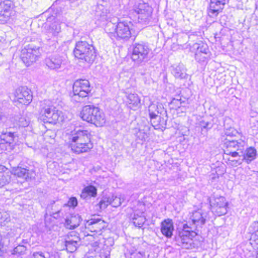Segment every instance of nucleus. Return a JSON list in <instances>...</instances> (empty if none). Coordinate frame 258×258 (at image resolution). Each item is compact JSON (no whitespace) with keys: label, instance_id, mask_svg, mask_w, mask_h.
Instances as JSON below:
<instances>
[{"label":"nucleus","instance_id":"2","mask_svg":"<svg viewBox=\"0 0 258 258\" xmlns=\"http://www.w3.org/2000/svg\"><path fill=\"white\" fill-rule=\"evenodd\" d=\"M73 54L80 61L92 64L96 59L97 51L93 44L80 40L76 42Z\"/></svg>","mask_w":258,"mask_h":258},{"label":"nucleus","instance_id":"46","mask_svg":"<svg viewBox=\"0 0 258 258\" xmlns=\"http://www.w3.org/2000/svg\"><path fill=\"white\" fill-rule=\"evenodd\" d=\"M234 129L233 128H230L228 130H226L225 131V134L227 136H232L233 135V134L232 133Z\"/></svg>","mask_w":258,"mask_h":258},{"label":"nucleus","instance_id":"9","mask_svg":"<svg viewBox=\"0 0 258 258\" xmlns=\"http://www.w3.org/2000/svg\"><path fill=\"white\" fill-rule=\"evenodd\" d=\"M40 47L29 44L21 50L20 58L27 67L36 62L40 55Z\"/></svg>","mask_w":258,"mask_h":258},{"label":"nucleus","instance_id":"17","mask_svg":"<svg viewBox=\"0 0 258 258\" xmlns=\"http://www.w3.org/2000/svg\"><path fill=\"white\" fill-rule=\"evenodd\" d=\"M81 239L76 235L75 232H72L65 240L66 249L69 252L75 251L81 245Z\"/></svg>","mask_w":258,"mask_h":258},{"label":"nucleus","instance_id":"54","mask_svg":"<svg viewBox=\"0 0 258 258\" xmlns=\"http://www.w3.org/2000/svg\"><path fill=\"white\" fill-rule=\"evenodd\" d=\"M2 44V42L0 41V45Z\"/></svg>","mask_w":258,"mask_h":258},{"label":"nucleus","instance_id":"12","mask_svg":"<svg viewBox=\"0 0 258 258\" xmlns=\"http://www.w3.org/2000/svg\"><path fill=\"white\" fill-rule=\"evenodd\" d=\"M65 59L58 54L51 55L45 59L44 63L50 70L59 71L64 69Z\"/></svg>","mask_w":258,"mask_h":258},{"label":"nucleus","instance_id":"14","mask_svg":"<svg viewBox=\"0 0 258 258\" xmlns=\"http://www.w3.org/2000/svg\"><path fill=\"white\" fill-rule=\"evenodd\" d=\"M85 228L94 234H101L102 230L106 227V224L101 218H91L86 221Z\"/></svg>","mask_w":258,"mask_h":258},{"label":"nucleus","instance_id":"50","mask_svg":"<svg viewBox=\"0 0 258 258\" xmlns=\"http://www.w3.org/2000/svg\"><path fill=\"white\" fill-rule=\"evenodd\" d=\"M2 248H0V258H3V254H4V252L2 250Z\"/></svg>","mask_w":258,"mask_h":258},{"label":"nucleus","instance_id":"27","mask_svg":"<svg viewBox=\"0 0 258 258\" xmlns=\"http://www.w3.org/2000/svg\"><path fill=\"white\" fill-rule=\"evenodd\" d=\"M205 214L203 213L201 210H198L192 213L190 217L192 223L197 227H201L204 225L206 222Z\"/></svg>","mask_w":258,"mask_h":258},{"label":"nucleus","instance_id":"38","mask_svg":"<svg viewBox=\"0 0 258 258\" xmlns=\"http://www.w3.org/2000/svg\"><path fill=\"white\" fill-rule=\"evenodd\" d=\"M136 141L138 143H140V141L143 142L147 138L148 136L147 134L144 131L140 130L136 133Z\"/></svg>","mask_w":258,"mask_h":258},{"label":"nucleus","instance_id":"29","mask_svg":"<svg viewBox=\"0 0 258 258\" xmlns=\"http://www.w3.org/2000/svg\"><path fill=\"white\" fill-rule=\"evenodd\" d=\"M97 196V188L93 185L86 186L82 190L81 197L83 199L87 200L91 197H95Z\"/></svg>","mask_w":258,"mask_h":258},{"label":"nucleus","instance_id":"18","mask_svg":"<svg viewBox=\"0 0 258 258\" xmlns=\"http://www.w3.org/2000/svg\"><path fill=\"white\" fill-rule=\"evenodd\" d=\"M55 17L54 16L48 17L46 22L44 24V27L47 28V32L51 34L53 36H56L61 31L60 24L54 21Z\"/></svg>","mask_w":258,"mask_h":258},{"label":"nucleus","instance_id":"22","mask_svg":"<svg viewBox=\"0 0 258 258\" xmlns=\"http://www.w3.org/2000/svg\"><path fill=\"white\" fill-rule=\"evenodd\" d=\"M148 112L151 121L156 119L158 114L167 116V111L161 104H151L148 107Z\"/></svg>","mask_w":258,"mask_h":258},{"label":"nucleus","instance_id":"43","mask_svg":"<svg viewBox=\"0 0 258 258\" xmlns=\"http://www.w3.org/2000/svg\"><path fill=\"white\" fill-rule=\"evenodd\" d=\"M78 205V201L77 199L75 197H72L68 201L67 204H65V205H67L69 207H76Z\"/></svg>","mask_w":258,"mask_h":258},{"label":"nucleus","instance_id":"47","mask_svg":"<svg viewBox=\"0 0 258 258\" xmlns=\"http://www.w3.org/2000/svg\"><path fill=\"white\" fill-rule=\"evenodd\" d=\"M5 216H4V215L2 214L1 212H0V223H2L3 221L4 222L6 219H7V218L6 217V215L5 214L4 215Z\"/></svg>","mask_w":258,"mask_h":258},{"label":"nucleus","instance_id":"3","mask_svg":"<svg viewBox=\"0 0 258 258\" xmlns=\"http://www.w3.org/2000/svg\"><path fill=\"white\" fill-rule=\"evenodd\" d=\"M131 23L127 21L119 22L116 25L111 22H108L106 24L105 31L111 39L114 37L118 41L124 42L127 41L131 37Z\"/></svg>","mask_w":258,"mask_h":258},{"label":"nucleus","instance_id":"52","mask_svg":"<svg viewBox=\"0 0 258 258\" xmlns=\"http://www.w3.org/2000/svg\"><path fill=\"white\" fill-rule=\"evenodd\" d=\"M2 5H3V4H0V9L2 8Z\"/></svg>","mask_w":258,"mask_h":258},{"label":"nucleus","instance_id":"23","mask_svg":"<svg viewBox=\"0 0 258 258\" xmlns=\"http://www.w3.org/2000/svg\"><path fill=\"white\" fill-rule=\"evenodd\" d=\"M71 146L72 151L77 154L88 152L93 147L91 141L89 142L71 143Z\"/></svg>","mask_w":258,"mask_h":258},{"label":"nucleus","instance_id":"26","mask_svg":"<svg viewBox=\"0 0 258 258\" xmlns=\"http://www.w3.org/2000/svg\"><path fill=\"white\" fill-rule=\"evenodd\" d=\"M186 70L183 64H178L172 66L171 73L176 79H186L188 75Z\"/></svg>","mask_w":258,"mask_h":258},{"label":"nucleus","instance_id":"53","mask_svg":"<svg viewBox=\"0 0 258 258\" xmlns=\"http://www.w3.org/2000/svg\"><path fill=\"white\" fill-rule=\"evenodd\" d=\"M59 212H60V211H58V212H57V213H56V214H57L58 213H59ZM54 214H54H56V213H55V214Z\"/></svg>","mask_w":258,"mask_h":258},{"label":"nucleus","instance_id":"11","mask_svg":"<svg viewBox=\"0 0 258 258\" xmlns=\"http://www.w3.org/2000/svg\"><path fill=\"white\" fill-rule=\"evenodd\" d=\"M210 204L213 210L219 216L227 213L228 203L224 197H213L210 200Z\"/></svg>","mask_w":258,"mask_h":258},{"label":"nucleus","instance_id":"40","mask_svg":"<svg viewBox=\"0 0 258 258\" xmlns=\"http://www.w3.org/2000/svg\"><path fill=\"white\" fill-rule=\"evenodd\" d=\"M26 250V247L23 245L19 244L14 248L13 253L22 254Z\"/></svg>","mask_w":258,"mask_h":258},{"label":"nucleus","instance_id":"1","mask_svg":"<svg viewBox=\"0 0 258 258\" xmlns=\"http://www.w3.org/2000/svg\"><path fill=\"white\" fill-rule=\"evenodd\" d=\"M38 119L44 123L55 124L64 121L63 113L51 104L49 100H44L40 104Z\"/></svg>","mask_w":258,"mask_h":258},{"label":"nucleus","instance_id":"30","mask_svg":"<svg viewBox=\"0 0 258 258\" xmlns=\"http://www.w3.org/2000/svg\"><path fill=\"white\" fill-rule=\"evenodd\" d=\"M34 173L26 168H18L15 171V175L19 178L28 180L34 177Z\"/></svg>","mask_w":258,"mask_h":258},{"label":"nucleus","instance_id":"25","mask_svg":"<svg viewBox=\"0 0 258 258\" xmlns=\"http://www.w3.org/2000/svg\"><path fill=\"white\" fill-rule=\"evenodd\" d=\"M126 102L128 107L134 110H137L141 106V99L136 93L128 94Z\"/></svg>","mask_w":258,"mask_h":258},{"label":"nucleus","instance_id":"8","mask_svg":"<svg viewBox=\"0 0 258 258\" xmlns=\"http://www.w3.org/2000/svg\"><path fill=\"white\" fill-rule=\"evenodd\" d=\"M73 91L74 99L77 102H83L91 91L90 82L86 79L77 80L74 83Z\"/></svg>","mask_w":258,"mask_h":258},{"label":"nucleus","instance_id":"41","mask_svg":"<svg viewBox=\"0 0 258 258\" xmlns=\"http://www.w3.org/2000/svg\"><path fill=\"white\" fill-rule=\"evenodd\" d=\"M110 248L108 247L102 248L100 252V256L101 258H109Z\"/></svg>","mask_w":258,"mask_h":258},{"label":"nucleus","instance_id":"4","mask_svg":"<svg viewBox=\"0 0 258 258\" xmlns=\"http://www.w3.org/2000/svg\"><path fill=\"white\" fill-rule=\"evenodd\" d=\"M130 7V14L138 16V22L143 25H148L152 19L153 9L148 3L142 0H134Z\"/></svg>","mask_w":258,"mask_h":258},{"label":"nucleus","instance_id":"34","mask_svg":"<svg viewBox=\"0 0 258 258\" xmlns=\"http://www.w3.org/2000/svg\"><path fill=\"white\" fill-rule=\"evenodd\" d=\"M11 181V173L6 170L0 171V188L8 184Z\"/></svg>","mask_w":258,"mask_h":258},{"label":"nucleus","instance_id":"42","mask_svg":"<svg viewBox=\"0 0 258 258\" xmlns=\"http://www.w3.org/2000/svg\"><path fill=\"white\" fill-rule=\"evenodd\" d=\"M29 120L27 119L25 117L21 116L19 118L17 124L19 127H26L29 124Z\"/></svg>","mask_w":258,"mask_h":258},{"label":"nucleus","instance_id":"51","mask_svg":"<svg viewBox=\"0 0 258 258\" xmlns=\"http://www.w3.org/2000/svg\"><path fill=\"white\" fill-rule=\"evenodd\" d=\"M6 2H7V3L6 4V5L8 6V8H10L11 5V3H12L10 1H7Z\"/></svg>","mask_w":258,"mask_h":258},{"label":"nucleus","instance_id":"5","mask_svg":"<svg viewBox=\"0 0 258 258\" xmlns=\"http://www.w3.org/2000/svg\"><path fill=\"white\" fill-rule=\"evenodd\" d=\"M131 58L138 66L145 64L152 57L151 49L147 43L141 41L132 45Z\"/></svg>","mask_w":258,"mask_h":258},{"label":"nucleus","instance_id":"31","mask_svg":"<svg viewBox=\"0 0 258 258\" xmlns=\"http://www.w3.org/2000/svg\"><path fill=\"white\" fill-rule=\"evenodd\" d=\"M134 225L139 228L141 227L146 221V218L144 212L136 211L132 218Z\"/></svg>","mask_w":258,"mask_h":258},{"label":"nucleus","instance_id":"28","mask_svg":"<svg viewBox=\"0 0 258 258\" xmlns=\"http://www.w3.org/2000/svg\"><path fill=\"white\" fill-rule=\"evenodd\" d=\"M241 154L243 157L242 161H245L247 164H249L255 159L256 150L254 148L250 147L247 148L245 152L243 151V154Z\"/></svg>","mask_w":258,"mask_h":258},{"label":"nucleus","instance_id":"49","mask_svg":"<svg viewBox=\"0 0 258 258\" xmlns=\"http://www.w3.org/2000/svg\"><path fill=\"white\" fill-rule=\"evenodd\" d=\"M2 236L1 234H0V248H3V245H4L3 243L2 242Z\"/></svg>","mask_w":258,"mask_h":258},{"label":"nucleus","instance_id":"19","mask_svg":"<svg viewBox=\"0 0 258 258\" xmlns=\"http://www.w3.org/2000/svg\"><path fill=\"white\" fill-rule=\"evenodd\" d=\"M91 134L87 130H78L75 131L70 140L72 141V143H80V142H89L91 141Z\"/></svg>","mask_w":258,"mask_h":258},{"label":"nucleus","instance_id":"55","mask_svg":"<svg viewBox=\"0 0 258 258\" xmlns=\"http://www.w3.org/2000/svg\"><path fill=\"white\" fill-rule=\"evenodd\" d=\"M241 163H242V162H240L239 163V164H241Z\"/></svg>","mask_w":258,"mask_h":258},{"label":"nucleus","instance_id":"15","mask_svg":"<svg viewBox=\"0 0 258 258\" xmlns=\"http://www.w3.org/2000/svg\"><path fill=\"white\" fill-rule=\"evenodd\" d=\"M17 130L18 128L16 126H14L10 127L6 129V131H3L0 136L1 146H2L4 144H6L9 145L10 149H11L14 139L18 137Z\"/></svg>","mask_w":258,"mask_h":258},{"label":"nucleus","instance_id":"20","mask_svg":"<svg viewBox=\"0 0 258 258\" xmlns=\"http://www.w3.org/2000/svg\"><path fill=\"white\" fill-rule=\"evenodd\" d=\"M225 4V0H211L208 15L210 17H216L222 11Z\"/></svg>","mask_w":258,"mask_h":258},{"label":"nucleus","instance_id":"21","mask_svg":"<svg viewBox=\"0 0 258 258\" xmlns=\"http://www.w3.org/2000/svg\"><path fill=\"white\" fill-rule=\"evenodd\" d=\"M93 12L96 18L101 21H108L111 16L109 11L101 4L98 3Z\"/></svg>","mask_w":258,"mask_h":258},{"label":"nucleus","instance_id":"36","mask_svg":"<svg viewBox=\"0 0 258 258\" xmlns=\"http://www.w3.org/2000/svg\"><path fill=\"white\" fill-rule=\"evenodd\" d=\"M211 54L200 53L196 51L195 53V59L199 62H205L210 58Z\"/></svg>","mask_w":258,"mask_h":258},{"label":"nucleus","instance_id":"16","mask_svg":"<svg viewBox=\"0 0 258 258\" xmlns=\"http://www.w3.org/2000/svg\"><path fill=\"white\" fill-rule=\"evenodd\" d=\"M124 196L120 195L119 197L111 195V196L104 197L99 203L101 209H105L109 205H111L113 207H118L124 201Z\"/></svg>","mask_w":258,"mask_h":258},{"label":"nucleus","instance_id":"24","mask_svg":"<svg viewBox=\"0 0 258 258\" xmlns=\"http://www.w3.org/2000/svg\"><path fill=\"white\" fill-rule=\"evenodd\" d=\"M174 226L172 220L167 219L161 223V232L166 237L171 238L173 235Z\"/></svg>","mask_w":258,"mask_h":258},{"label":"nucleus","instance_id":"44","mask_svg":"<svg viewBox=\"0 0 258 258\" xmlns=\"http://www.w3.org/2000/svg\"><path fill=\"white\" fill-rule=\"evenodd\" d=\"M6 10H7V9H5V11L3 12H1L0 13V23L1 24L5 23L8 20V16L6 14Z\"/></svg>","mask_w":258,"mask_h":258},{"label":"nucleus","instance_id":"10","mask_svg":"<svg viewBox=\"0 0 258 258\" xmlns=\"http://www.w3.org/2000/svg\"><path fill=\"white\" fill-rule=\"evenodd\" d=\"M245 144V142L241 139L237 141L226 139L224 144V154L232 157L240 156V154H243V151L244 150Z\"/></svg>","mask_w":258,"mask_h":258},{"label":"nucleus","instance_id":"33","mask_svg":"<svg viewBox=\"0 0 258 258\" xmlns=\"http://www.w3.org/2000/svg\"><path fill=\"white\" fill-rule=\"evenodd\" d=\"M213 119L208 117H201L199 121L198 125L201 127L202 131H206L210 130L213 126Z\"/></svg>","mask_w":258,"mask_h":258},{"label":"nucleus","instance_id":"32","mask_svg":"<svg viewBox=\"0 0 258 258\" xmlns=\"http://www.w3.org/2000/svg\"><path fill=\"white\" fill-rule=\"evenodd\" d=\"M81 222V217L79 215L72 216L66 219V224L68 228L75 229Z\"/></svg>","mask_w":258,"mask_h":258},{"label":"nucleus","instance_id":"37","mask_svg":"<svg viewBox=\"0 0 258 258\" xmlns=\"http://www.w3.org/2000/svg\"><path fill=\"white\" fill-rule=\"evenodd\" d=\"M194 46L196 47V51H199L200 53H205V52L208 54H211L209 47L207 44L204 43H196Z\"/></svg>","mask_w":258,"mask_h":258},{"label":"nucleus","instance_id":"39","mask_svg":"<svg viewBox=\"0 0 258 258\" xmlns=\"http://www.w3.org/2000/svg\"><path fill=\"white\" fill-rule=\"evenodd\" d=\"M249 232L251 234H255L258 236V221H255L251 223L248 229Z\"/></svg>","mask_w":258,"mask_h":258},{"label":"nucleus","instance_id":"7","mask_svg":"<svg viewBox=\"0 0 258 258\" xmlns=\"http://www.w3.org/2000/svg\"><path fill=\"white\" fill-rule=\"evenodd\" d=\"M198 233L189 227L187 224L183 225L182 230L179 232L178 236L175 237L176 244L182 248L192 249L195 248L196 244L194 242L192 238L197 235Z\"/></svg>","mask_w":258,"mask_h":258},{"label":"nucleus","instance_id":"6","mask_svg":"<svg viewBox=\"0 0 258 258\" xmlns=\"http://www.w3.org/2000/svg\"><path fill=\"white\" fill-rule=\"evenodd\" d=\"M81 118L97 126H101L105 123V114L98 108L94 105H88L83 107L80 113Z\"/></svg>","mask_w":258,"mask_h":258},{"label":"nucleus","instance_id":"35","mask_svg":"<svg viewBox=\"0 0 258 258\" xmlns=\"http://www.w3.org/2000/svg\"><path fill=\"white\" fill-rule=\"evenodd\" d=\"M166 119L163 116L161 117L158 116V117L156 119H153L151 122V124L155 128H160L161 127H164L166 124V121L167 119V116H165Z\"/></svg>","mask_w":258,"mask_h":258},{"label":"nucleus","instance_id":"45","mask_svg":"<svg viewBox=\"0 0 258 258\" xmlns=\"http://www.w3.org/2000/svg\"><path fill=\"white\" fill-rule=\"evenodd\" d=\"M32 258H45L42 252H34Z\"/></svg>","mask_w":258,"mask_h":258},{"label":"nucleus","instance_id":"48","mask_svg":"<svg viewBox=\"0 0 258 258\" xmlns=\"http://www.w3.org/2000/svg\"><path fill=\"white\" fill-rule=\"evenodd\" d=\"M172 102L173 103H177V105H181V102H180V101L178 99H173V100H172Z\"/></svg>","mask_w":258,"mask_h":258},{"label":"nucleus","instance_id":"13","mask_svg":"<svg viewBox=\"0 0 258 258\" xmlns=\"http://www.w3.org/2000/svg\"><path fill=\"white\" fill-rule=\"evenodd\" d=\"M31 91L25 87L18 88L15 93V100L24 105L29 104L32 100Z\"/></svg>","mask_w":258,"mask_h":258}]
</instances>
